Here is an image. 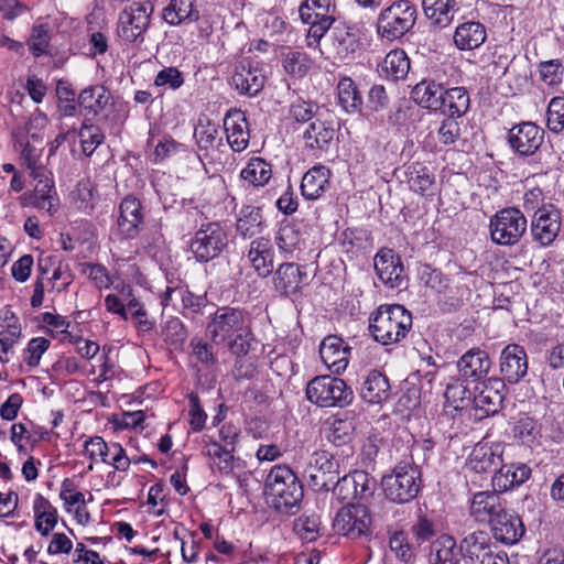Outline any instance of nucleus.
I'll use <instances>...</instances> for the list:
<instances>
[{"label":"nucleus","instance_id":"bf43d9fd","mask_svg":"<svg viewBox=\"0 0 564 564\" xmlns=\"http://www.w3.org/2000/svg\"><path fill=\"white\" fill-rule=\"evenodd\" d=\"M194 137L199 150L207 151L209 149H214L217 143H221L218 127L209 120H207L206 123L199 121L195 129Z\"/></svg>","mask_w":564,"mask_h":564},{"label":"nucleus","instance_id":"423d86ee","mask_svg":"<svg viewBox=\"0 0 564 564\" xmlns=\"http://www.w3.org/2000/svg\"><path fill=\"white\" fill-rule=\"evenodd\" d=\"M528 220L517 207H506L497 212L489 221L490 239L498 246L517 245L525 235Z\"/></svg>","mask_w":564,"mask_h":564},{"label":"nucleus","instance_id":"f8f14e48","mask_svg":"<svg viewBox=\"0 0 564 564\" xmlns=\"http://www.w3.org/2000/svg\"><path fill=\"white\" fill-rule=\"evenodd\" d=\"M491 365L486 350L473 347L463 354L456 362L459 380L466 384H474L475 390H479L480 383H485L489 379Z\"/></svg>","mask_w":564,"mask_h":564},{"label":"nucleus","instance_id":"20e7f679","mask_svg":"<svg viewBox=\"0 0 564 564\" xmlns=\"http://www.w3.org/2000/svg\"><path fill=\"white\" fill-rule=\"evenodd\" d=\"M416 15V8L411 1L395 0L378 14L377 33L389 41L401 39L413 29Z\"/></svg>","mask_w":564,"mask_h":564},{"label":"nucleus","instance_id":"e2e57ef3","mask_svg":"<svg viewBox=\"0 0 564 564\" xmlns=\"http://www.w3.org/2000/svg\"><path fill=\"white\" fill-rule=\"evenodd\" d=\"M50 40L51 34L48 24L34 25L28 41L31 53L35 57L46 54Z\"/></svg>","mask_w":564,"mask_h":564},{"label":"nucleus","instance_id":"c03bdc74","mask_svg":"<svg viewBox=\"0 0 564 564\" xmlns=\"http://www.w3.org/2000/svg\"><path fill=\"white\" fill-rule=\"evenodd\" d=\"M489 536L487 532L478 530L467 534L459 544L462 556L467 564H473L481 554L486 553L489 549Z\"/></svg>","mask_w":564,"mask_h":564},{"label":"nucleus","instance_id":"ea45409f","mask_svg":"<svg viewBox=\"0 0 564 564\" xmlns=\"http://www.w3.org/2000/svg\"><path fill=\"white\" fill-rule=\"evenodd\" d=\"M443 90V87L434 80H422L412 88L411 98L420 107L437 111Z\"/></svg>","mask_w":564,"mask_h":564},{"label":"nucleus","instance_id":"c85d7f7f","mask_svg":"<svg viewBox=\"0 0 564 564\" xmlns=\"http://www.w3.org/2000/svg\"><path fill=\"white\" fill-rule=\"evenodd\" d=\"M422 9L430 24L443 30L454 22L459 4L456 0H422Z\"/></svg>","mask_w":564,"mask_h":564},{"label":"nucleus","instance_id":"f257e3e1","mask_svg":"<svg viewBox=\"0 0 564 564\" xmlns=\"http://www.w3.org/2000/svg\"><path fill=\"white\" fill-rule=\"evenodd\" d=\"M264 494L274 510L294 514L300 510L303 486L288 465H275L267 475Z\"/></svg>","mask_w":564,"mask_h":564},{"label":"nucleus","instance_id":"de8ad7c7","mask_svg":"<svg viewBox=\"0 0 564 564\" xmlns=\"http://www.w3.org/2000/svg\"><path fill=\"white\" fill-rule=\"evenodd\" d=\"M241 178L254 186H263L272 176L271 165L262 158H251L242 169Z\"/></svg>","mask_w":564,"mask_h":564},{"label":"nucleus","instance_id":"69168bd1","mask_svg":"<svg viewBox=\"0 0 564 564\" xmlns=\"http://www.w3.org/2000/svg\"><path fill=\"white\" fill-rule=\"evenodd\" d=\"M550 131L560 133L564 130V97H553L547 106V122Z\"/></svg>","mask_w":564,"mask_h":564},{"label":"nucleus","instance_id":"a19ab883","mask_svg":"<svg viewBox=\"0 0 564 564\" xmlns=\"http://www.w3.org/2000/svg\"><path fill=\"white\" fill-rule=\"evenodd\" d=\"M162 18L170 25H180L198 19L195 0H171L163 9Z\"/></svg>","mask_w":564,"mask_h":564},{"label":"nucleus","instance_id":"4be33fe9","mask_svg":"<svg viewBox=\"0 0 564 564\" xmlns=\"http://www.w3.org/2000/svg\"><path fill=\"white\" fill-rule=\"evenodd\" d=\"M375 270L387 286L401 288L405 281L404 269L399 256L391 249L380 250L375 257Z\"/></svg>","mask_w":564,"mask_h":564},{"label":"nucleus","instance_id":"412c9836","mask_svg":"<svg viewBox=\"0 0 564 564\" xmlns=\"http://www.w3.org/2000/svg\"><path fill=\"white\" fill-rule=\"evenodd\" d=\"M22 336V327L19 317L9 307L0 310V361L8 364L15 344Z\"/></svg>","mask_w":564,"mask_h":564},{"label":"nucleus","instance_id":"72a5a7b5","mask_svg":"<svg viewBox=\"0 0 564 564\" xmlns=\"http://www.w3.org/2000/svg\"><path fill=\"white\" fill-rule=\"evenodd\" d=\"M335 129L330 122L315 118L303 131V140L306 149L313 151L327 150L334 140Z\"/></svg>","mask_w":564,"mask_h":564},{"label":"nucleus","instance_id":"aec40b11","mask_svg":"<svg viewBox=\"0 0 564 564\" xmlns=\"http://www.w3.org/2000/svg\"><path fill=\"white\" fill-rule=\"evenodd\" d=\"M404 182L412 192L427 199L440 192L434 170L421 162L405 166Z\"/></svg>","mask_w":564,"mask_h":564},{"label":"nucleus","instance_id":"393cba45","mask_svg":"<svg viewBox=\"0 0 564 564\" xmlns=\"http://www.w3.org/2000/svg\"><path fill=\"white\" fill-rule=\"evenodd\" d=\"M494 538L507 545L518 543L525 533L521 518L505 509L490 524Z\"/></svg>","mask_w":564,"mask_h":564},{"label":"nucleus","instance_id":"680f3d73","mask_svg":"<svg viewBox=\"0 0 564 564\" xmlns=\"http://www.w3.org/2000/svg\"><path fill=\"white\" fill-rule=\"evenodd\" d=\"M417 276L425 286L434 290L437 293H443L448 286V280L444 274L432 268L430 264H421L417 268Z\"/></svg>","mask_w":564,"mask_h":564},{"label":"nucleus","instance_id":"5701e85b","mask_svg":"<svg viewBox=\"0 0 564 564\" xmlns=\"http://www.w3.org/2000/svg\"><path fill=\"white\" fill-rule=\"evenodd\" d=\"M224 129L229 147L235 152L247 149L250 140L249 122L243 111L230 109L224 118Z\"/></svg>","mask_w":564,"mask_h":564},{"label":"nucleus","instance_id":"cd10ccee","mask_svg":"<svg viewBox=\"0 0 564 564\" xmlns=\"http://www.w3.org/2000/svg\"><path fill=\"white\" fill-rule=\"evenodd\" d=\"M501 456L502 448L499 444L479 443L471 451L466 465L468 469L477 474L489 473L501 465Z\"/></svg>","mask_w":564,"mask_h":564},{"label":"nucleus","instance_id":"4c0bfd02","mask_svg":"<svg viewBox=\"0 0 564 564\" xmlns=\"http://www.w3.org/2000/svg\"><path fill=\"white\" fill-rule=\"evenodd\" d=\"M360 394L368 403L379 404L384 402L390 397L388 378L378 370L370 371L362 383Z\"/></svg>","mask_w":564,"mask_h":564},{"label":"nucleus","instance_id":"2f4dec72","mask_svg":"<svg viewBox=\"0 0 564 564\" xmlns=\"http://www.w3.org/2000/svg\"><path fill=\"white\" fill-rule=\"evenodd\" d=\"M531 469L524 464L501 465L492 476L495 491L505 492L529 479Z\"/></svg>","mask_w":564,"mask_h":564},{"label":"nucleus","instance_id":"4468645a","mask_svg":"<svg viewBox=\"0 0 564 564\" xmlns=\"http://www.w3.org/2000/svg\"><path fill=\"white\" fill-rule=\"evenodd\" d=\"M249 322L246 313L240 308L218 307L207 325V333L214 344L220 345Z\"/></svg>","mask_w":564,"mask_h":564},{"label":"nucleus","instance_id":"ddd939ff","mask_svg":"<svg viewBox=\"0 0 564 564\" xmlns=\"http://www.w3.org/2000/svg\"><path fill=\"white\" fill-rule=\"evenodd\" d=\"M370 525V512L362 503H348L337 512L334 520V529L350 539L368 535Z\"/></svg>","mask_w":564,"mask_h":564},{"label":"nucleus","instance_id":"473e14b6","mask_svg":"<svg viewBox=\"0 0 564 564\" xmlns=\"http://www.w3.org/2000/svg\"><path fill=\"white\" fill-rule=\"evenodd\" d=\"M330 170L318 164L311 167L302 177L301 193L307 200L319 198L329 185Z\"/></svg>","mask_w":564,"mask_h":564},{"label":"nucleus","instance_id":"b1692460","mask_svg":"<svg viewBox=\"0 0 564 564\" xmlns=\"http://www.w3.org/2000/svg\"><path fill=\"white\" fill-rule=\"evenodd\" d=\"M247 258L261 279H265L273 273L274 270V249L268 237H258L250 242Z\"/></svg>","mask_w":564,"mask_h":564},{"label":"nucleus","instance_id":"3c124183","mask_svg":"<svg viewBox=\"0 0 564 564\" xmlns=\"http://www.w3.org/2000/svg\"><path fill=\"white\" fill-rule=\"evenodd\" d=\"M334 14H314V20L308 22L310 29L306 35V44L308 47L316 48L319 46L322 39L325 36L335 23Z\"/></svg>","mask_w":564,"mask_h":564},{"label":"nucleus","instance_id":"79ce46f5","mask_svg":"<svg viewBox=\"0 0 564 564\" xmlns=\"http://www.w3.org/2000/svg\"><path fill=\"white\" fill-rule=\"evenodd\" d=\"M33 510L35 514V528L43 535L46 536L54 529L57 523V510L52 503L37 494L34 498Z\"/></svg>","mask_w":564,"mask_h":564},{"label":"nucleus","instance_id":"09e8293b","mask_svg":"<svg viewBox=\"0 0 564 564\" xmlns=\"http://www.w3.org/2000/svg\"><path fill=\"white\" fill-rule=\"evenodd\" d=\"M284 70L296 78L304 77L312 67L311 57L303 51L289 50L282 59Z\"/></svg>","mask_w":564,"mask_h":564},{"label":"nucleus","instance_id":"5fc2aeb1","mask_svg":"<svg viewBox=\"0 0 564 564\" xmlns=\"http://www.w3.org/2000/svg\"><path fill=\"white\" fill-rule=\"evenodd\" d=\"M275 243L283 253H292L302 243L300 230L292 224H283L275 236Z\"/></svg>","mask_w":564,"mask_h":564},{"label":"nucleus","instance_id":"7c9ffc66","mask_svg":"<svg viewBox=\"0 0 564 564\" xmlns=\"http://www.w3.org/2000/svg\"><path fill=\"white\" fill-rule=\"evenodd\" d=\"M486 39V26L474 20L459 23L453 35L454 44L460 51L476 50L485 43Z\"/></svg>","mask_w":564,"mask_h":564},{"label":"nucleus","instance_id":"864d4df0","mask_svg":"<svg viewBox=\"0 0 564 564\" xmlns=\"http://www.w3.org/2000/svg\"><path fill=\"white\" fill-rule=\"evenodd\" d=\"M232 448L223 447L217 442H209L204 447V453L213 458L221 473L229 474L235 467V457Z\"/></svg>","mask_w":564,"mask_h":564},{"label":"nucleus","instance_id":"bb28decb","mask_svg":"<svg viewBox=\"0 0 564 564\" xmlns=\"http://www.w3.org/2000/svg\"><path fill=\"white\" fill-rule=\"evenodd\" d=\"M265 76L262 72L252 66L250 61L243 59L235 67L231 83L242 95L254 96L264 86Z\"/></svg>","mask_w":564,"mask_h":564},{"label":"nucleus","instance_id":"dca6fc26","mask_svg":"<svg viewBox=\"0 0 564 564\" xmlns=\"http://www.w3.org/2000/svg\"><path fill=\"white\" fill-rule=\"evenodd\" d=\"M562 216L556 206L549 204L536 210L531 220V235L541 247H547L554 242L560 234Z\"/></svg>","mask_w":564,"mask_h":564},{"label":"nucleus","instance_id":"603ef678","mask_svg":"<svg viewBox=\"0 0 564 564\" xmlns=\"http://www.w3.org/2000/svg\"><path fill=\"white\" fill-rule=\"evenodd\" d=\"M42 322L52 327V329L46 330L52 337H57L61 341H79V339H76L75 336L68 332L69 322L64 316L45 312L42 314Z\"/></svg>","mask_w":564,"mask_h":564},{"label":"nucleus","instance_id":"f704fd0d","mask_svg":"<svg viewBox=\"0 0 564 564\" xmlns=\"http://www.w3.org/2000/svg\"><path fill=\"white\" fill-rule=\"evenodd\" d=\"M437 111L447 116V118H460L469 109L470 98L465 87H453L443 90Z\"/></svg>","mask_w":564,"mask_h":564},{"label":"nucleus","instance_id":"0eeeda50","mask_svg":"<svg viewBox=\"0 0 564 564\" xmlns=\"http://www.w3.org/2000/svg\"><path fill=\"white\" fill-rule=\"evenodd\" d=\"M228 245V237L219 223L203 224L194 234L189 249L195 260L200 263L209 262L219 257Z\"/></svg>","mask_w":564,"mask_h":564},{"label":"nucleus","instance_id":"a211bd4d","mask_svg":"<svg viewBox=\"0 0 564 564\" xmlns=\"http://www.w3.org/2000/svg\"><path fill=\"white\" fill-rule=\"evenodd\" d=\"M481 389L474 397V409L478 419L488 417L498 413L506 397V384L503 380L490 378L480 383Z\"/></svg>","mask_w":564,"mask_h":564},{"label":"nucleus","instance_id":"49530a36","mask_svg":"<svg viewBox=\"0 0 564 564\" xmlns=\"http://www.w3.org/2000/svg\"><path fill=\"white\" fill-rule=\"evenodd\" d=\"M338 105L348 113L361 110L362 97L355 82L349 77L341 78L337 84Z\"/></svg>","mask_w":564,"mask_h":564},{"label":"nucleus","instance_id":"e433bc0d","mask_svg":"<svg viewBox=\"0 0 564 564\" xmlns=\"http://www.w3.org/2000/svg\"><path fill=\"white\" fill-rule=\"evenodd\" d=\"M111 101V94L104 85H94L83 89L78 96V106L87 113H101Z\"/></svg>","mask_w":564,"mask_h":564},{"label":"nucleus","instance_id":"4d7b16f0","mask_svg":"<svg viewBox=\"0 0 564 564\" xmlns=\"http://www.w3.org/2000/svg\"><path fill=\"white\" fill-rule=\"evenodd\" d=\"M254 337L251 330L250 322L246 324L241 329L236 332L226 339L227 347L231 354L236 357H246L251 348V343Z\"/></svg>","mask_w":564,"mask_h":564},{"label":"nucleus","instance_id":"2eb2a0df","mask_svg":"<svg viewBox=\"0 0 564 564\" xmlns=\"http://www.w3.org/2000/svg\"><path fill=\"white\" fill-rule=\"evenodd\" d=\"M545 131L532 121L514 124L508 132L510 148L521 156L535 154L544 142Z\"/></svg>","mask_w":564,"mask_h":564},{"label":"nucleus","instance_id":"c9c22d12","mask_svg":"<svg viewBox=\"0 0 564 564\" xmlns=\"http://www.w3.org/2000/svg\"><path fill=\"white\" fill-rule=\"evenodd\" d=\"M462 557V550L448 534H442L430 546V564H459Z\"/></svg>","mask_w":564,"mask_h":564},{"label":"nucleus","instance_id":"6ab92c4d","mask_svg":"<svg viewBox=\"0 0 564 564\" xmlns=\"http://www.w3.org/2000/svg\"><path fill=\"white\" fill-rule=\"evenodd\" d=\"M499 367L503 383L516 384L520 382L528 372V355L524 348L518 344L507 345L500 354Z\"/></svg>","mask_w":564,"mask_h":564},{"label":"nucleus","instance_id":"9d476101","mask_svg":"<svg viewBox=\"0 0 564 564\" xmlns=\"http://www.w3.org/2000/svg\"><path fill=\"white\" fill-rule=\"evenodd\" d=\"M153 6L149 1H134L119 15L118 35L126 42L133 43L143 40V34L150 25Z\"/></svg>","mask_w":564,"mask_h":564},{"label":"nucleus","instance_id":"052dcab7","mask_svg":"<svg viewBox=\"0 0 564 564\" xmlns=\"http://www.w3.org/2000/svg\"><path fill=\"white\" fill-rule=\"evenodd\" d=\"M56 95L58 99V111L66 117L76 115L78 101L75 99V91L65 80H58L56 85Z\"/></svg>","mask_w":564,"mask_h":564},{"label":"nucleus","instance_id":"f3484780","mask_svg":"<svg viewBox=\"0 0 564 564\" xmlns=\"http://www.w3.org/2000/svg\"><path fill=\"white\" fill-rule=\"evenodd\" d=\"M272 285L281 296H291L307 285V273L305 267L294 262H283L273 270Z\"/></svg>","mask_w":564,"mask_h":564},{"label":"nucleus","instance_id":"f03ea898","mask_svg":"<svg viewBox=\"0 0 564 564\" xmlns=\"http://www.w3.org/2000/svg\"><path fill=\"white\" fill-rule=\"evenodd\" d=\"M412 327L411 313L400 304L381 305L372 313L369 330L376 341L390 345L401 341Z\"/></svg>","mask_w":564,"mask_h":564},{"label":"nucleus","instance_id":"8fccbe9b","mask_svg":"<svg viewBox=\"0 0 564 564\" xmlns=\"http://www.w3.org/2000/svg\"><path fill=\"white\" fill-rule=\"evenodd\" d=\"M43 149H37L30 142H26L20 153V160L23 166L30 172L33 178L44 177L47 175L45 165L42 163Z\"/></svg>","mask_w":564,"mask_h":564},{"label":"nucleus","instance_id":"39448f33","mask_svg":"<svg viewBox=\"0 0 564 564\" xmlns=\"http://www.w3.org/2000/svg\"><path fill=\"white\" fill-rule=\"evenodd\" d=\"M307 400L321 408H345L354 400V392L346 382L329 375L317 376L306 386Z\"/></svg>","mask_w":564,"mask_h":564},{"label":"nucleus","instance_id":"6e6552de","mask_svg":"<svg viewBox=\"0 0 564 564\" xmlns=\"http://www.w3.org/2000/svg\"><path fill=\"white\" fill-rule=\"evenodd\" d=\"M364 40L365 30L362 26L352 22H339L332 29L329 35L334 58L339 62L355 59L364 46Z\"/></svg>","mask_w":564,"mask_h":564},{"label":"nucleus","instance_id":"9b49d317","mask_svg":"<svg viewBox=\"0 0 564 564\" xmlns=\"http://www.w3.org/2000/svg\"><path fill=\"white\" fill-rule=\"evenodd\" d=\"M144 223L141 202L132 195H127L118 206L116 227L111 235L118 240H131L139 236Z\"/></svg>","mask_w":564,"mask_h":564},{"label":"nucleus","instance_id":"774afa93","mask_svg":"<svg viewBox=\"0 0 564 564\" xmlns=\"http://www.w3.org/2000/svg\"><path fill=\"white\" fill-rule=\"evenodd\" d=\"M319 524L317 516H302L294 521V531L302 540L312 542L318 535Z\"/></svg>","mask_w":564,"mask_h":564},{"label":"nucleus","instance_id":"13d9d810","mask_svg":"<svg viewBox=\"0 0 564 564\" xmlns=\"http://www.w3.org/2000/svg\"><path fill=\"white\" fill-rule=\"evenodd\" d=\"M83 152L90 156L95 150L104 142L105 134L98 126L83 122L78 132Z\"/></svg>","mask_w":564,"mask_h":564},{"label":"nucleus","instance_id":"a878e982","mask_svg":"<svg viewBox=\"0 0 564 564\" xmlns=\"http://www.w3.org/2000/svg\"><path fill=\"white\" fill-rule=\"evenodd\" d=\"M505 509L498 491H479L473 496L469 513L475 521L491 524Z\"/></svg>","mask_w":564,"mask_h":564},{"label":"nucleus","instance_id":"0e129e2a","mask_svg":"<svg viewBox=\"0 0 564 564\" xmlns=\"http://www.w3.org/2000/svg\"><path fill=\"white\" fill-rule=\"evenodd\" d=\"M355 431L350 420L336 419L332 423L327 440L335 446H341L350 442Z\"/></svg>","mask_w":564,"mask_h":564},{"label":"nucleus","instance_id":"58836bf2","mask_svg":"<svg viewBox=\"0 0 564 564\" xmlns=\"http://www.w3.org/2000/svg\"><path fill=\"white\" fill-rule=\"evenodd\" d=\"M410 70V59L403 50L390 51L379 66L381 77L393 82L403 79Z\"/></svg>","mask_w":564,"mask_h":564},{"label":"nucleus","instance_id":"7ed1b4c3","mask_svg":"<svg viewBox=\"0 0 564 564\" xmlns=\"http://www.w3.org/2000/svg\"><path fill=\"white\" fill-rule=\"evenodd\" d=\"M381 486L386 498L395 503L413 500L422 486L421 470L412 460H402L384 475Z\"/></svg>","mask_w":564,"mask_h":564},{"label":"nucleus","instance_id":"1a4fd4ad","mask_svg":"<svg viewBox=\"0 0 564 564\" xmlns=\"http://www.w3.org/2000/svg\"><path fill=\"white\" fill-rule=\"evenodd\" d=\"M338 467V462L327 451L314 452L304 469L308 487L316 492L330 490L339 475Z\"/></svg>","mask_w":564,"mask_h":564},{"label":"nucleus","instance_id":"a18cd8bd","mask_svg":"<svg viewBox=\"0 0 564 564\" xmlns=\"http://www.w3.org/2000/svg\"><path fill=\"white\" fill-rule=\"evenodd\" d=\"M261 209L256 206H243L239 212L236 230L242 238H251L262 231Z\"/></svg>","mask_w":564,"mask_h":564},{"label":"nucleus","instance_id":"338daca9","mask_svg":"<svg viewBox=\"0 0 564 564\" xmlns=\"http://www.w3.org/2000/svg\"><path fill=\"white\" fill-rule=\"evenodd\" d=\"M513 435L523 445L531 446L540 435V429L533 419L523 417L516 423Z\"/></svg>","mask_w":564,"mask_h":564},{"label":"nucleus","instance_id":"37998d69","mask_svg":"<svg viewBox=\"0 0 564 564\" xmlns=\"http://www.w3.org/2000/svg\"><path fill=\"white\" fill-rule=\"evenodd\" d=\"M37 184L33 194V206L53 215L58 208V198L54 192V182L48 176L34 178Z\"/></svg>","mask_w":564,"mask_h":564},{"label":"nucleus","instance_id":"6e6d98bb","mask_svg":"<svg viewBox=\"0 0 564 564\" xmlns=\"http://www.w3.org/2000/svg\"><path fill=\"white\" fill-rule=\"evenodd\" d=\"M51 346V340L45 337L31 338L22 350V360L29 369H34L40 365L42 356Z\"/></svg>","mask_w":564,"mask_h":564},{"label":"nucleus","instance_id":"c756f323","mask_svg":"<svg viewBox=\"0 0 564 564\" xmlns=\"http://www.w3.org/2000/svg\"><path fill=\"white\" fill-rule=\"evenodd\" d=\"M319 355L333 373H340L348 366L349 348L337 336H328L322 341Z\"/></svg>","mask_w":564,"mask_h":564}]
</instances>
